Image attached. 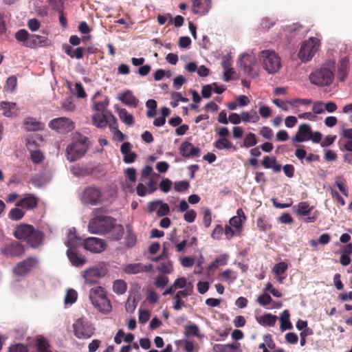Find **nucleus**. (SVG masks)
I'll use <instances>...</instances> for the list:
<instances>
[{
	"instance_id": "31",
	"label": "nucleus",
	"mask_w": 352,
	"mask_h": 352,
	"mask_svg": "<svg viewBox=\"0 0 352 352\" xmlns=\"http://www.w3.org/2000/svg\"><path fill=\"white\" fill-rule=\"evenodd\" d=\"M119 99L124 104L133 107H136L139 102V100L129 90L124 91L122 96L119 97Z\"/></svg>"
},
{
	"instance_id": "14",
	"label": "nucleus",
	"mask_w": 352,
	"mask_h": 352,
	"mask_svg": "<svg viewBox=\"0 0 352 352\" xmlns=\"http://www.w3.org/2000/svg\"><path fill=\"white\" fill-rule=\"evenodd\" d=\"M25 245L16 241H11L1 248V253L9 258L20 257L25 254Z\"/></svg>"
},
{
	"instance_id": "44",
	"label": "nucleus",
	"mask_w": 352,
	"mask_h": 352,
	"mask_svg": "<svg viewBox=\"0 0 352 352\" xmlns=\"http://www.w3.org/2000/svg\"><path fill=\"white\" fill-rule=\"evenodd\" d=\"M119 117L126 124L132 125L134 123L133 116L128 113L126 109H121L119 111Z\"/></svg>"
},
{
	"instance_id": "64",
	"label": "nucleus",
	"mask_w": 352,
	"mask_h": 352,
	"mask_svg": "<svg viewBox=\"0 0 352 352\" xmlns=\"http://www.w3.org/2000/svg\"><path fill=\"white\" fill-rule=\"evenodd\" d=\"M258 113L263 118H267L272 115V110L267 106L263 105L259 107Z\"/></svg>"
},
{
	"instance_id": "9",
	"label": "nucleus",
	"mask_w": 352,
	"mask_h": 352,
	"mask_svg": "<svg viewBox=\"0 0 352 352\" xmlns=\"http://www.w3.org/2000/svg\"><path fill=\"white\" fill-rule=\"evenodd\" d=\"M107 274V269L104 265H96L87 268L82 274L85 283L88 285L97 284L100 278Z\"/></svg>"
},
{
	"instance_id": "2",
	"label": "nucleus",
	"mask_w": 352,
	"mask_h": 352,
	"mask_svg": "<svg viewBox=\"0 0 352 352\" xmlns=\"http://www.w3.org/2000/svg\"><path fill=\"white\" fill-rule=\"evenodd\" d=\"M13 236L18 240L25 241L29 246L36 248L44 240L45 234L28 223H21L16 226Z\"/></svg>"
},
{
	"instance_id": "26",
	"label": "nucleus",
	"mask_w": 352,
	"mask_h": 352,
	"mask_svg": "<svg viewBox=\"0 0 352 352\" xmlns=\"http://www.w3.org/2000/svg\"><path fill=\"white\" fill-rule=\"evenodd\" d=\"M211 7V0H194L192 12L195 14L204 15L207 14Z\"/></svg>"
},
{
	"instance_id": "15",
	"label": "nucleus",
	"mask_w": 352,
	"mask_h": 352,
	"mask_svg": "<svg viewBox=\"0 0 352 352\" xmlns=\"http://www.w3.org/2000/svg\"><path fill=\"white\" fill-rule=\"evenodd\" d=\"M66 245L68 248L67 255L72 264L75 267H80L85 265L87 262L86 258L77 251L76 247L73 245L72 241H68Z\"/></svg>"
},
{
	"instance_id": "3",
	"label": "nucleus",
	"mask_w": 352,
	"mask_h": 352,
	"mask_svg": "<svg viewBox=\"0 0 352 352\" xmlns=\"http://www.w3.org/2000/svg\"><path fill=\"white\" fill-rule=\"evenodd\" d=\"M334 63L329 62L311 72L309 76L310 82L317 86L324 87L332 83L334 78Z\"/></svg>"
},
{
	"instance_id": "59",
	"label": "nucleus",
	"mask_w": 352,
	"mask_h": 352,
	"mask_svg": "<svg viewBox=\"0 0 352 352\" xmlns=\"http://www.w3.org/2000/svg\"><path fill=\"white\" fill-rule=\"evenodd\" d=\"M172 182L169 179H164L160 183V188L164 192H168L171 188Z\"/></svg>"
},
{
	"instance_id": "24",
	"label": "nucleus",
	"mask_w": 352,
	"mask_h": 352,
	"mask_svg": "<svg viewBox=\"0 0 352 352\" xmlns=\"http://www.w3.org/2000/svg\"><path fill=\"white\" fill-rule=\"evenodd\" d=\"M50 45V41L47 37L38 36L36 34H30L28 41L25 43V47L30 48H37L45 47Z\"/></svg>"
},
{
	"instance_id": "46",
	"label": "nucleus",
	"mask_w": 352,
	"mask_h": 352,
	"mask_svg": "<svg viewBox=\"0 0 352 352\" xmlns=\"http://www.w3.org/2000/svg\"><path fill=\"white\" fill-rule=\"evenodd\" d=\"M146 106L148 109L146 116L148 118H153L156 114L157 102L153 99H150L146 101Z\"/></svg>"
},
{
	"instance_id": "10",
	"label": "nucleus",
	"mask_w": 352,
	"mask_h": 352,
	"mask_svg": "<svg viewBox=\"0 0 352 352\" xmlns=\"http://www.w3.org/2000/svg\"><path fill=\"white\" fill-rule=\"evenodd\" d=\"M49 127L58 133H67L75 128L74 122L66 117H59L52 119L48 124Z\"/></svg>"
},
{
	"instance_id": "41",
	"label": "nucleus",
	"mask_w": 352,
	"mask_h": 352,
	"mask_svg": "<svg viewBox=\"0 0 352 352\" xmlns=\"http://www.w3.org/2000/svg\"><path fill=\"white\" fill-rule=\"evenodd\" d=\"M127 289V285L126 282L123 280L118 279L113 282V291L118 294L121 295L126 292Z\"/></svg>"
},
{
	"instance_id": "57",
	"label": "nucleus",
	"mask_w": 352,
	"mask_h": 352,
	"mask_svg": "<svg viewBox=\"0 0 352 352\" xmlns=\"http://www.w3.org/2000/svg\"><path fill=\"white\" fill-rule=\"evenodd\" d=\"M312 111L316 114H320L324 112V103L321 101L315 102L312 107Z\"/></svg>"
},
{
	"instance_id": "27",
	"label": "nucleus",
	"mask_w": 352,
	"mask_h": 352,
	"mask_svg": "<svg viewBox=\"0 0 352 352\" xmlns=\"http://www.w3.org/2000/svg\"><path fill=\"white\" fill-rule=\"evenodd\" d=\"M152 268L153 266L151 264L143 265L142 263H137L126 265L124 268V271L129 274H135L142 272H149Z\"/></svg>"
},
{
	"instance_id": "19",
	"label": "nucleus",
	"mask_w": 352,
	"mask_h": 352,
	"mask_svg": "<svg viewBox=\"0 0 352 352\" xmlns=\"http://www.w3.org/2000/svg\"><path fill=\"white\" fill-rule=\"evenodd\" d=\"M246 216L242 208H239L236 210V215L232 217L230 221V225L236 230V234L240 235L243 230V224L246 221Z\"/></svg>"
},
{
	"instance_id": "47",
	"label": "nucleus",
	"mask_w": 352,
	"mask_h": 352,
	"mask_svg": "<svg viewBox=\"0 0 352 352\" xmlns=\"http://www.w3.org/2000/svg\"><path fill=\"white\" fill-rule=\"evenodd\" d=\"M30 35L26 30L22 29L16 32L15 38L19 42L23 43V45L25 46V43L28 41Z\"/></svg>"
},
{
	"instance_id": "29",
	"label": "nucleus",
	"mask_w": 352,
	"mask_h": 352,
	"mask_svg": "<svg viewBox=\"0 0 352 352\" xmlns=\"http://www.w3.org/2000/svg\"><path fill=\"white\" fill-rule=\"evenodd\" d=\"M65 52L72 58L80 59L83 58L85 52H86L85 47H78L73 48L68 44H65L63 46Z\"/></svg>"
},
{
	"instance_id": "6",
	"label": "nucleus",
	"mask_w": 352,
	"mask_h": 352,
	"mask_svg": "<svg viewBox=\"0 0 352 352\" xmlns=\"http://www.w3.org/2000/svg\"><path fill=\"white\" fill-rule=\"evenodd\" d=\"M261 58L262 59L263 69L269 74L276 73L281 67L280 58L274 51H262Z\"/></svg>"
},
{
	"instance_id": "55",
	"label": "nucleus",
	"mask_w": 352,
	"mask_h": 352,
	"mask_svg": "<svg viewBox=\"0 0 352 352\" xmlns=\"http://www.w3.org/2000/svg\"><path fill=\"white\" fill-rule=\"evenodd\" d=\"M169 206L167 204L162 203L160 201V205L157 210V214L159 217H164L167 215L169 212Z\"/></svg>"
},
{
	"instance_id": "52",
	"label": "nucleus",
	"mask_w": 352,
	"mask_h": 352,
	"mask_svg": "<svg viewBox=\"0 0 352 352\" xmlns=\"http://www.w3.org/2000/svg\"><path fill=\"white\" fill-rule=\"evenodd\" d=\"M168 278L164 275L157 276L155 280V285L159 288H164L168 283Z\"/></svg>"
},
{
	"instance_id": "7",
	"label": "nucleus",
	"mask_w": 352,
	"mask_h": 352,
	"mask_svg": "<svg viewBox=\"0 0 352 352\" xmlns=\"http://www.w3.org/2000/svg\"><path fill=\"white\" fill-rule=\"evenodd\" d=\"M319 45L320 41L318 38H309L302 43L298 52L299 58L303 62L310 60L318 51Z\"/></svg>"
},
{
	"instance_id": "50",
	"label": "nucleus",
	"mask_w": 352,
	"mask_h": 352,
	"mask_svg": "<svg viewBox=\"0 0 352 352\" xmlns=\"http://www.w3.org/2000/svg\"><path fill=\"white\" fill-rule=\"evenodd\" d=\"M288 268V265L285 262H280L276 263L273 267V272L279 276L283 273H285Z\"/></svg>"
},
{
	"instance_id": "28",
	"label": "nucleus",
	"mask_w": 352,
	"mask_h": 352,
	"mask_svg": "<svg viewBox=\"0 0 352 352\" xmlns=\"http://www.w3.org/2000/svg\"><path fill=\"white\" fill-rule=\"evenodd\" d=\"M36 147V143L35 140H28L27 142V146L30 150V159L32 162L34 164H40L42 162L45 158L43 153L39 150H32V146Z\"/></svg>"
},
{
	"instance_id": "54",
	"label": "nucleus",
	"mask_w": 352,
	"mask_h": 352,
	"mask_svg": "<svg viewBox=\"0 0 352 352\" xmlns=\"http://www.w3.org/2000/svg\"><path fill=\"white\" fill-rule=\"evenodd\" d=\"M49 3L52 8L62 13L63 10V3L62 0H49Z\"/></svg>"
},
{
	"instance_id": "18",
	"label": "nucleus",
	"mask_w": 352,
	"mask_h": 352,
	"mask_svg": "<svg viewBox=\"0 0 352 352\" xmlns=\"http://www.w3.org/2000/svg\"><path fill=\"white\" fill-rule=\"evenodd\" d=\"M201 150L188 141H185L180 145L179 153L186 158L197 157L200 155Z\"/></svg>"
},
{
	"instance_id": "17",
	"label": "nucleus",
	"mask_w": 352,
	"mask_h": 352,
	"mask_svg": "<svg viewBox=\"0 0 352 352\" xmlns=\"http://www.w3.org/2000/svg\"><path fill=\"white\" fill-rule=\"evenodd\" d=\"M83 246L85 249L93 253H100L105 249L104 241L96 237L85 239L83 241Z\"/></svg>"
},
{
	"instance_id": "53",
	"label": "nucleus",
	"mask_w": 352,
	"mask_h": 352,
	"mask_svg": "<svg viewBox=\"0 0 352 352\" xmlns=\"http://www.w3.org/2000/svg\"><path fill=\"white\" fill-rule=\"evenodd\" d=\"M179 295L175 294L173 299V309L175 310L179 311L182 309V307H186L185 302L182 299Z\"/></svg>"
},
{
	"instance_id": "62",
	"label": "nucleus",
	"mask_w": 352,
	"mask_h": 352,
	"mask_svg": "<svg viewBox=\"0 0 352 352\" xmlns=\"http://www.w3.org/2000/svg\"><path fill=\"white\" fill-rule=\"evenodd\" d=\"M150 318V313L148 310L140 309L139 312V322L142 324L146 323Z\"/></svg>"
},
{
	"instance_id": "51",
	"label": "nucleus",
	"mask_w": 352,
	"mask_h": 352,
	"mask_svg": "<svg viewBox=\"0 0 352 352\" xmlns=\"http://www.w3.org/2000/svg\"><path fill=\"white\" fill-rule=\"evenodd\" d=\"M272 301V298L268 294L266 293L260 295L256 300V302L263 307L269 305Z\"/></svg>"
},
{
	"instance_id": "37",
	"label": "nucleus",
	"mask_w": 352,
	"mask_h": 352,
	"mask_svg": "<svg viewBox=\"0 0 352 352\" xmlns=\"http://www.w3.org/2000/svg\"><path fill=\"white\" fill-rule=\"evenodd\" d=\"M241 120L245 122H251L256 123L258 121L259 117L255 110H252L250 113L243 111L241 113Z\"/></svg>"
},
{
	"instance_id": "32",
	"label": "nucleus",
	"mask_w": 352,
	"mask_h": 352,
	"mask_svg": "<svg viewBox=\"0 0 352 352\" xmlns=\"http://www.w3.org/2000/svg\"><path fill=\"white\" fill-rule=\"evenodd\" d=\"M214 146L219 150L227 149L230 151H236L237 148L227 138H220L217 140Z\"/></svg>"
},
{
	"instance_id": "8",
	"label": "nucleus",
	"mask_w": 352,
	"mask_h": 352,
	"mask_svg": "<svg viewBox=\"0 0 352 352\" xmlns=\"http://www.w3.org/2000/svg\"><path fill=\"white\" fill-rule=\"evenodd\" d=\"M314 208V207L310 206L307 201H301L294 207V211L298 216L304 217L303 221L305 223H314L318 219L320 213L318 210L311 213Z\"/></svg>"
},
{
	"instance_id": "16",
	"label": "nucleus",
	"mask_w": 352,
	"mask_h": 352,
	"mask_svg": "<svg viewBox=\"0 0 352 352\" xmlns=\"http://www.w3.org/2000/svg\"><path fill=\"white\" fill-rule=\"evenodd\" d=\"M38 260L35 257L29 256L19 262L13 269V272L18 276H24L30 272L37 264Z\"/></svg>"
},
{
	"instance_id": "58",
	"label": "nucleus",
	"mask_w": 352,
	"mask_h": 352,
	"mask_svg": "<svg viewBox=\"0 0 352 352\" xmlns=\"http://www.w3.org/2000/svg\"><path fill=\"white\" fill-rule=\"evenodd\" d=\"M189 187V184L186 181H180L175 182L174 188L177 192H184Z\"/></svg>"
},
{
	"instance_id": "5",
	"label": "nucleus",
	"mask_w": 352,
	"mask_h": 352,
	"mask_svg": "<svg viewBox=\"0 0 352 352\" xmlns=\"http://www.w3.org/2000/svg\"><path fill=\"white\" fill-rule=\"evenodd\" d=\"M87 141L88 138L82 135L78 134L74 138L72 143L66 148L67 159L69 162H74L84 156L89 148Z\"/></svg>"
},
{
	"instance_id": "43",
	"label": "nucleus",
	"mask_w": 352,
	"mask_h": 352,
	"mask_svg": "<svg viewBox=\"0 0 352 352\" xmlns=\"http://www.w3.org/2000/svg\"><path fill=\"white\" fill-rule=\"evenodd\" d=\"M25 215V212L21 207H15L10 210L8 213V217L13 221H19Z\"/></svg>"
},
{
	"instance_id": "38",
	"label": "nucleus",
	"mask_w": 352,
	"mask_h": 352,
	"mask_svg": "<svg viewBox=\"0 0 352 352\" xmlns=\"http://www.w3.org/2000/svg\"><path fill=\"white\" fill-rule=\"evenodd\" d=\"M228 256L221 255L212 261L208 267L209 271H213L218 268L219 266H224L227 264Z\"/></svg>"
},
{
	"instance_id": "61",
	"label": "nucleus",
	"mask_w": 352,
	"mask_h": 352,
	"mask_svg": "<svg viewBox=\"0 0 352 352\" xmlns=\"http://www.w3.org/2000/svg\"><path fill=\"white\" fill-rule=\"evenodd\" d=\"M9 352H28V349L23 344H16L9 347Z\"/></svg>"
},
{
	"instance_id": "34",
	"label": "nucleus",
	"mask_w": 352,
	"mask_h": 352,
	"mask_svg": "<svg viewBox=\"0 0 352 352\" xmlns=\"http://www.w3.org/2000/svg\"><path fill=\"white\" fill-rule=\"evenodd\" d=\"M239 344L233 342L232 344H216L213 346L214 352H234L238 349Z\"/></svg>"
},
{
	"instance_id": "33",
	"label": "nucleus",
	"mask_w": 352,
	"mask_h": 352,
	"mask_svg": "<svg viewBox=\"0 0 352 352\" xmlns=\"http://www.w3.org/2000/svg\"><path fill=\"white\" fill-rule=\"evenodd\" d=\"M277 320V317L272 314H265L263 316L256 318V320L261 325L273 327Z\"/></svg>"
},
{
	"instance_id": "63",
	"label": "nucleus",
	"mask_w": 352,
	"mask_h": 352,
	"mask_svg": "<svg viewBox=\"0 0 352 352\" xmlns=\"http://www.w3.org/2000/svg\"><path fill=\"white\" fill-rule=\"evenodd\" d=\"M153 168L151 166H146L142 170L140 180L146 182V179L152 174Z\"/></svg>"
},
{
	"instance_id": "1",
	"label": "nucleus",
	"mask_w": 352,
	"mask_h": 352,
	"mask_svg": "<svg viewBox=\"0 0 352 352\" xmlns=\"http://www.w3.org/2000/svg\"><path fill=\"white\" fill-rule=\"evenodd\" d=\"M100 209L99 208H96L93 211L94 217L89 222V232L91 234H104L113 230L116 232V234L112 236V239L120 240L124 233L122 226L120 225L117 226L116 219L111 217L100 215Z\"/></svg>"
},
{
	"instance_id": "60",
	"label": "nucleus",
	"mask_w": 352,
	"mask_h": 352,
	"mask_svg": "<svg viewBox=\"0 0 352 352\" xmlns=\"http://www.w3.org/2000/svg\"><path fill=\"white\" fill-rule=\"evenodd\" d=\"M75 91L76 94L79 98H85L87 96L86 92L84 90V88L80 82L75 83Z\"/></svg>"
},
{
	"instance_id": "20",
	"label": "nucleus",
	"mask_w": 352,
	"mask_h": 352,
	"mask_svg": "<svg viewBox=\"0 0 352 352\" xmlns=\"http://www.w3.org/2000/svg\"><path fill=\"white\" fill-rule=\"evenodd\" d=\"M93 109L97 111H104L109 105V98L107 96H104L100 91L95 93L92 98Z\"/></svg>"
},
{
	"instance_id": "11",
	"label": "nucleus",
	"mask_w": 352,
	"mask_h": 352,
	"mask_svg": "<svg viewBox=\"0 0 352 352\" xmlns=\"http://www.w3.org/2000/svg\"><path fill=\"white\" fill-rule=\"evenodd\" d=\"M82 200L91 206L102 203L104 199L101 189L94 186L86 187L83 190Z\"/></svg>"
},
{
	"instance_id": "22",
	"label": "nucleus",
	"mask_w": 352,
	"mask_h": 352,
	"mask_svg": "<svg viewBox=\"0 0 352 352\" xmlns=\"http://www.w3.org/2000/svg\"><path fill=\"white\" fill-rule=\"evenodd\" d=\"M311 129L309 124H302L299 126L298 130L292 140L294 143H300L309 140Z\"/></svg>"
},
{
	"instance_id": "48",
	"label": "nucleus",
	"mask_w": 352,
	"mask_h": 352,
	"mask_svg": "<svg viewBox=\"0 0 352 352\" xmlns=\"http://www.w3.org/2000/svg\"><path fill=\"white\" fill-rule=\"evenodd\" d=\"M257 144L256 138L254 133H249L243 140V146L246 148L253 146Z\"/></svg>"
},
{
	"instance_id": "23",
	"label": "nucleus",
	"mask_w": 352,
	"mask_h": 352,
	"mask_svg": "<svg viewBox=\"0 0 352 352\" xmlns=\"http://www.w3.org/2000/svg\"><path fill=\"white\" fill-rule=\"evenodd\" d=\"M70 171L75 177H84L91 175L94 168L88 164H76L70 167Z\"/></svg>"
},
{
	"instance_id": "40",
	"label": "nucleus",
	"mask_w": 352,
	"mask_h": 352,
	"mask_svg": "<svg viewBox=\"0 0 352 352\" xmlns=\"http://www.w3.org/2000/svg\"><path fill=\"white\" fill-rule=\"evenodd\" d=\"M184 336L186 338L191 336L200 337L199 328L195 324H187L184 327Z\"/></svg>"
},
{
	"instance_id": "4",
	"label": "nucleus",
	"mask_w": 352,
	"mask_h": 352,
	"mask_svg": "<svg viewBox=\"0 0 352 352\" xmlns=\"http://www.w3.org/2000/svg\"><path fill=\"white\" fill-rule=\"evenodd\" d=\"M89 298L92 305L102 314H109L112 310L110 300L104 287L97 286L89 290Z\"/></svg>"
},
{
	"instance_id": "13",
	"label": "nucleus",
	"mask_w": 352,
	"mask_h": 352,
	"mask_svg": "<svg viewBox=\"0 0 352 352\" xmlns=\"http://www.w3.org/2000/svg\"><path fill=\"white\" fill-rule=\"evenodd\" d=\"M74 334L80 339H87L91 337L95 329L82 318L77 319L73 324Z\"/></svg>"
},
{
	"instance_id": "39",
	"label": "nucleus",
	"mask_w": 352,
	"mask_h": 352,
	"mask_svg": "<svg viewBox=\"0 0 352 352\" xmlns=\"http://www.w3.org/2000/svg\"><path fill=\"white\" fill-rule=\"evenodd\" d=\"M107 122L108 121L105 114L97 113L93 116V123L97 127L104 128L107 126Z\"/></svg>"
},
{
	"instance_id": "42",
	"label": "nucleus",
	"mask_w": 352,
	"mask_h": 352,
	"mask_svg": "<svg viewBox=\"0 0 352 352\" xmlns=\"http://www.w3.org/2000/svg\"><path fill=\"white\" fill-rule=\"evenodd\" d=\"M256 226L261 232H266L272 228V225L265 217H260L256 219Z\"/></svg>"
},
{
	"instance_id": "12",
	"label": "nucleus",
	"mask_w": 352,
	"mask_h": 352,
	"mask_svg": "<svg viewBox=\"0 0 352 352\" xmlns=\"http://www.w3.org/2000/svg\"><path fill=\"white\" fill-rule=\"evenodd\" d=\"M240 65L246 75L251 77H254L258 75L257 60L254 55H242L240 57Z\"/></svg>"
},
{
	"instance_id": "45",
	"label": "nucleus",
	"mask_w": 352,
	"mask_h": 352,
	"mask_svg": "<svg viewBox=\"0 0 352 352\" xmlns=\"http://www.w3.org/2000/svg\"><path fill=\"white\" fill-rule=\"evenodd\" d=\"M159 272L163 274H170L173 271L172 262L166 258L165 261L160 263L157 266Z\"/></svg>"
},
{
	"instance_id": "56",
	"label": "nucleus",
	"mask_w": 352,
	"mask_h": 352,
	"mask_svg": "<svg viewBox=\"0 0 352 352\" xmlns=\"http://www.w3.org/2000/svg\"><path fill=\"white\" fill-rule=\"evenodd\" d=\"M17 85V79L14 76H10L6 80V87L8 90L13 91Z\"/></svg>"
},
{
	"instance_id": "30",
	"label": "nucleus",
	"mask_w": 352,
	"mask_h": 352,
	"mask_svg": "<svg viewBox=\"0 0 352 352\" xmlns=\"http://www.w3.org/2000/svg\"><path fill=\"white\" fill-rule=\"evenodd\" d=\"M23 126L27 131H36L43 129V124L36 118L28 117L24 120Z\"/></svg>"
},
{
	"instance_id": "35",
	"label": "nucleus",
	"mask_w": 352,
	"mask_h": 352,
	"mask_svg": "<svg viewBox=\"0 0 352 352\" xmlns=\"http://www.w3.org/2000/svg\"><path fill=\"white\" fill-rule=\"evenodd\" d=\"M289 312L287 309L284 310L280 316V330L282 331H284L287 329H291L292 328V324L291 322L289 321Z\"/></svg>"
},
{
	"instance_id": "21",
	"label": "nucleus",
	"mask_w": 352,
	"mask_h": 352,
	"mask_svg": "<svg viewBox=\"0 0 352 352\" xmlns=\"http://www.w3.org/2000/svg\"><path fill=\"white\" fill-rule=\"evenodd\" d=\"M38 205V199L31 193L26 194L23 198L20 199L15 204V206L21 207L27 210H33Z\"/></svg>"
},
{
	"instance_id": "49",
	"label": "nucleus",
	"mask_w": 352,
	"mask_h": 352,
	"mask_svg": "<svg viewBox=\"0 0 352 352\" xmlns=\"http://www.w3.org/2000/svg\"><path fill=\"white\" fill-rule=\"evenodd\" d=\"M78 297V294L76 290L73 289H69L67 291V294L65 297V304H73L74 303Z\"/></svg>"
},
{
	"instance_id": "25",
	"label": "nucleus",
	"mask_w": 352,
	"mask_h": 352,
	"mask_svg": "<svg viewBox=\"0 0 352 352\" xmlns=\"http://www.w3.org/2000/svg\"><path fill=\"white\" fill-rule=\"evenodd\" d=\"M0 111H3V115L8 118H13L19 115V109L15 102H1Z\"/></svg>"
},
{
	"instance_id": "36",
	"label": "nucleus",
	"mask_w": 352,
	"mask_h": 352,
	"mask_svg": "<svg viewBox=\"0 0 352 352\" xmlns=\"http://www.w3.org/2000/svg\"><path fill=\"white\" fill-rule=\"evenodd\" d=\"M36 345L38 352H52L51 346L48 340L42 336H38L36 340Z\"/></svg>"
}]
</instances>
